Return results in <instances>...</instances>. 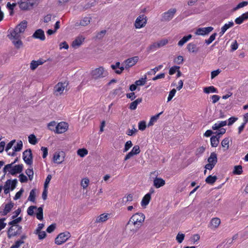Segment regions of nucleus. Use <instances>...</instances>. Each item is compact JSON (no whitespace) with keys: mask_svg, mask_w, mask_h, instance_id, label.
I'll use <instances>...</instances> for the list:
<instances>
[{"mask_svg":"<svg viewBox=\"0 0 248 248\" xmlns=\"http://www.w3.org/2000/svg\"><path fill=\"white\" fill-rule=\"evenodd\" d=\"M139 58L138 56H134L127 59L124 62V68L125 69H128L129 68L134 66L139 61Z\"/></svg>","mask_w":248,"mask_h":248,"instance_id":"obj_11","label":"nucleus"},{"mask_svg":"<svg viewBox=\"0 0 248 248\" xmlns=\"http://www.w3.org/2000/svg\"><path fill=\"white\" fill-rule=\"evenodd\" d=\"M242 167L240 165L235 166L233 170V173L237 175H240L242 173Z\"/></svg>","mask_w":248,"mask_h":248,"instance_id":"obj_46","label":"nucleus"},{"mask_svg":"<svg viewBox=\"0 0 248 248\" xmlns=\"http://www.w3.org/2000/svg\"><path fill=\"white\" fill-rule=\"evenodd\" d=\"M213 30V28L212 27L200 28H198L195 31V33L197 35H205L209 34L211 31Z\"/></svg>","mask_w":248,"mask_h":248,"instance_id":"obj_13","label":"nucleus"},{"mask_svg":"<svg viewBox=\"0 0 248 248\" xmlns=\"http://www.w3.org/2000/svg\"><path fill=\"white\" fill-rule=\"evenodd\" d=\"M68 83L65 81L64 82H58L54 88V93L56 95H60L63 93L66 90Z\"/></svg>","mask_w":248,"mask_h":248,"instance_id":"obj_6","label":"nucleus"},{"mask_svg":"<svg viewBox=\"0 0 248 248\" xmlns=\"http://www.w3.org/2000/svg\"><path fill=\"white\" fill-rule=\"evenodd\" d=\"M234 23L233 21H229L228 23L225 24L221 28V31L219 32L220 36H221L223 35L228 29L232 27Z\"/></svg>","mask_w":248,"mask_h":248,"instance_id":"obj_24","label":"nucleus"},{"mask_svg":"<svg viewBox=\"0 0 248 248\" xmlns=\"http://www.w3.org/2000/svg\"><path fill=\"white\" fill-rule=\"evenodd\" d=\"M145 219V216L141 213H137L133 215L128 221V225L130 227L133 226L140 228Z\"/></svg>","mask_w":248,"mask_h":248,"instance_id":"obj_1","label":"nucleus"},{"mask_svg":"<svg viewBox=\"0 0 248 248\" xmlns=\"http://www.w3.org/2000/svg\"><path fill=\"white\" fill-rule=\"evenodd\" d=\"M185 236V235L184 234L181 233H178L176 236V240H177L178 243L180 244L184 240Z\"/></svg>","mask_w":248,"mask_h":248,"instance_id":"obj_49","label":"nucleus"},{"mask_svg":"<svg viewBox=\"0 0 248 248\" xmlns=\"http://www.w3.org/2000/svg\"><path fill=\"white\" fill-rule=\"evenodd\" d=\"M204 92L206 93H217V90L214 86H209L205 87L203 89Z\"/></svg>","mask_w":248,"mask_h":248,"instance_id":"obj_41","label":"nucleus"},{"mask_svg":"<svg viewBox=\"0 0 248 248\" xmlns=\"http://www.w3.org/2000/svg\"><path fill=\"white\" fill-rule=\"evenodd\" d=\"M147 17L144 15H140L135 20L134 27L136 29H140L144 27L147 23Z\"/></svg>","mask_w":248,"mask_h":248,"instance_id":"obj_8","label":"nucleus"},{"mask_svg":"<svg viewBox=\"0 0 248 248\" xmlns=\"http://www.w3.org/2000/svg\"><path fill=\"white\" fill-rule=\"evenodd\" d=\"M146 79H147L146 76L145 75L144 78H141L136 81L135 83L137 86L143 85L145 84V83L146 82Z\"/></svg>","mask_w":248,"mask_h":248,"instance_id":"obj_44","label":"nucleus"},{"mask_svg":"<svg viewBox=\"0 0 248 248\" xmlns=\"http://www.w3.org/2000/svg\"><path fill=\"white\" fill-rule=\"evenodd\" d=\"M154 186L158 188L163 186L165 184V181L163 179L158 177H155L154 180Z\"/></svg>","mask_w":248,"mask_h":248,"instance_id":"obj_23","label":"nucleus"},{"mask_svg":"<svg viewBox=\"0 0 248 248\" xmlns=\"http://www.w3.org/2000/svg\"><path fill=\"white\" fill-rule=\"evenodd\" d=\"M20 33L18 31H16V30L14 29L11 32L10 35H9V38L13 40H16L20 38Z\"/></svg>","mask_w":248,"mask_h":248,"instance_id":"obj_34","label":"nucleus"},{"mask_svg":"<svg viewBox=\"0 0 248 248\" xmlns=\"http://www.w3.org/2000/svg\"><path fill=\"white\" fill-rule=\"evenodd\" d=\"M23 166L22 164L13 165V164H9L5 166L3 171L6 173L8 171L11 175H15L19 173L23 170Z\"/></svg>","mask_w":248,"mask_h":248,"instance_id":"obj_2","label":"nucleus"},{"mask_svg":"<svg viewBox=\"0 0 248 248\" xmlns=\"http://www.w3.org/2000/svg\"><path fill=\"white\" fill-rule=\"evenodd\" d=\"M12 42L16 48H19L23 46V43L20 38L16 40H13Z\"/></svg>","mask_w":248,"mask_h":248,"instance_id":"obj_42","label":"nucleus"},{"mask_svg":"<svg viewBox=\"0 0 248 248\" xmlns=\"http://www.w3.org/2000/svg\"><path fill=\"white\" fill-rule=\"evenodd\" d=\"M92 18L90 16H85L83 17L79 22H77L75 24L76 27L79 26H86L89 25L91 21Z\"/></svg>","mask_w":248,"mask_h":248,"instance_id":"obj_15","label":"nucleus"},{"mask_svg":"<svg viewBox=\"0 0 248 248\" xmlns=\"http://www.w3.org/2000/svg\"><path fill=\"white\" fill-rule=\"evenodd\" d=\"M110 214L104 213L97 217L95 219V223H103L108 220Z\"/></svg>","mask_w":248,"mask_h":248,"instance_id":"obj_20","label":"nucleus"},{"mask_svg":"<svg viewBox=\"0 0 248 248\" xmlns=\"http://www.w3.org/2000/svg\"><path fill=\"white\" fill-rule=\"evenodd\" d=\"M217 180V177L216 176H208L205 179V182L207 184L212 185Z\"/></svg>","mask_w":248,"mask_h":248,"instance_id":"obj_38","label":"nucleus"},{"mask_svg":"<svg viewBox=\"0 0 248 248\" xmlns=\"http://www.w3.org/2000/svg\"><path fill=\"white\" fill-rule=\"evenodd\" d=\"M248 4V1H244L239 3L236 7L234 8V10H237L238 9L243 8Z\"/></svg>","mask_w":248,"mask_h":248,"instance_id":"obj_61","label":"nucleus"},{"mask_svg":"<svg viewBox=\"0 0 248 248\" xmlns=\"http://www.w3.org/2000/svg\"><path fill=\"white\" fill-rule=\"evenodd\" d=\"M229 139L228 138H225L221 141V145L224 148H226V149L229 148Z\"/></svg>","mask_w":248,"mask_h":248,"instance_id":"obj_52","label":"nucleus"},{"mask_svg":"<svg viewBox=\"0 0 248 248\" xmlns=\"http://www.w3.org/2000/svg\"><path fill=\"white\" fill-rule=\"evenodd\" d=\"M43 64L41 61H32L30 64V68L31 70H34L39 65Z\"/></svg>","mask_w":248,"mask_h":248,"instance_id":"obj_37","label":"nucleus"},{"mask_svg":"<svg viewBox=\"0 0 248 248\" xmlns=\"http://www.w3.org/2000/svg\"><path fill=\"white\" fill-rule=\"evenodd\" d=\"M133 145V144L130 140H128L127 142H126L125 145H124V152H126L128 150H129L130 148L132 147Z\"/></svg>","mask_w":248,"mask_h":248,"instance_id":"obj_53","label":"nucleus"},{"mask_svg":"<svg viewBox=\"0 0 248 248\" xmlns=\"http://www.w3.org/2000/svg\"><path fill=\"white\" fill-rule=\"evenodd\" d=\"M180 67L178 66H173L171 67L169 70V74L170 75H173L178 70H179Z\"/></svg>","mask_w":248,"mask_h":248,"instance_id":"obj_60","label":"nucleus"},{"mask_svg":"<svg viewBox=\"0 0 248 248\" xmlns=\"http://www.w3.org/2000/svg\"><path fill=\"white\" fill-rule=\"evenodd\" d=\"M5 218H0V231L4 229L6 225V223H5Z\"/></svg>","mask_w":248,"mask_h":248,"instance_id":"obj_63","label":"nucleus"},{"mask_svg":"<svg viewBox=\"0 0 248 248\" xmlns=\"http://www.w3.org/2000/svg\"><path fill=\"white\" fill-rule=\"evenodd\" d=\"M85 37L82 35L78 36L72 42V46L74 48L78 47L84 41Z\"/></svg>","mask_w":248,"mask_h":248,"instance_id":"obj_18","label":"nucleus"},{"mask_svg":"<svg viewBox=\"0 0 248 248\" xmlns=\"http://www.w3.org/2000/svg\"><path fill=\"white\" fill-rule=\"evenodd\" d=\"M108 75V72L103 67H100L93 70L92 77L94 79L103 78Z\"/></svg>","mask_w":248,"mask_h":248,"instance_id":"obj_4","label":"nucleus"},{"mask_svg":"<svg viewBox=\"0 0 248 248\" xmlns=\"http://www.w3.org/2000/svg\"><path fill=\"white\" fill-rule=\"evenodd\" d=\"M23 159L27 164L31 165L32 164V155L30 149L26 150L23 152Z\"/></svg>","mask_w":248,"mask_h":248,"instance_id":"obj_12","label":"nucleus"},{"mask_svg":"<svg viewBox=\"0 0 248 248\" xmlns=\"http://www.w3.org/2000/svg\"><path fill=\"white\" fill-rule=\"evenodd\" d=\"M126 227L127 229L130 230V232L133 234L135 233L140 228H137V227L134 226H133L132 227H130L128 225V222L126 224Z\"/></svg>","mask_w":248,"mask_h":248,"instance_id":"obj_48","label":"nucleus"},{"mask_svg":"<svg viewBox=\"0 0 248 248\" xmlns=\"http://www.w3.org/2000/svg\"><path fill=\"white\" fill-rule=\"evenodd\" d=\"M29 142L32 145H35L37 143V140L34 134H31L28 137Z\"/></svg>","mask_w":248,"mask_h":248,"instance_id":"obj_40","label":"nucleus"},{"mask_svg":"<svg viewBox=\"0 0 248 248\" xmlns=\"http://www.w3.org/2000/svg\"><path fill=\"white\" fill-rule=\"evenodd\" d=\"M22 218L21 217H19L16 218L15 219L13 220L9 223V225H18L17 223L20 222L21 221Z\"/></svg>","mask_w":248,"mask_h":248,"instance_id":"obj_58","label":"nucleus"},{"mask_svg":"<svg viewBox=\"0 0 248 248\" xmlns=\"http://www.w3.org/2000/svg\"><path fill=\"white\" fill-rule=\"evenodd\" d=\"M220 137V136H214L211 138V145L212 147H216L218 145Z\"/></svg>","mask_w":248,"mask_h":248,"instance_id":"obj_33","label":"nucleus"},{"mask_svg":"<svg viewBox=\"0 0 248 248\" xmlns=\"http://www.w3.org/2000/svg\"><path fill=\"white\" fill-rule=\"evenodd\" d=\"M168 40L167 39H163L156 42H155L150 46L148 47L149 51L155 50L166 45L168 43Z\"/></svg>","mask_w":248,"mask_h":248,"instance_id":"obj_10","label":"nucleus"},{"mask_svg":"<svg viewBox=\"0 0 248 248\" xmlns=\"http://www.w3.org/2000/svg\"><path fill=\"white\" fill-rule=\"evenodd\" d=\"M177 12L176 8H170L161 15V20L163 22H169L174 17Z\"/></svg>","mask_w":248,"mask_h":248,"instance_id":"obj_5","label":"nucleus"},{"mask_svg":"<svg viewBox=\"0 0 248 248\" xmlns=\"http://www.w3.org/2000/svg\"><path fill=\"white\" fill-rule=\"evenodd\" d=\"M135 155H138L140 153V147L138 145H135L131 151Z\"/></svg>","mask_w":248,"mask_h":248,"instance_id":"obj_62","label":"nucleus"},{"mask_svg":"<svg viewBox=\"0 0 248 248\" xmlns=\"http://www.w3.org/2000/svg\"><path fill=\"white\" fill-rule=\"evenodd\" d=\"M34 233L38 235V238L40 240L44 239L46 236V233L44 231H40L39 232H34Z\"/></svg>","mask_w":248,"mask_h":248,"instance_id":"obj_59","label":"nucleus"},{"mask_svg":"<svg viewBox=\"0 0 248 248\" xmlns=\"http://www.w3.org/2000/svg\"><path fill=\"white\" fill-rule=\"evenodd\" d=\"M32 37L35 39H38L41 41L45 40L44 31L41 29L37 30L33 34Z\"/></svg>","mask_w":248,"mask_h":248,"instance_id":"obj_17","label":"nucleus"},{"mask_svg":"<svg viewBox=\"0 0 248 248\" xmlns=\"http://www.w3.org/2000/svg\"><path fill=\"white\" fill-rule=\"evenodd\" d=\"M220 219L218 217L213 218L209 224V227L212 229L217 228L220 224Z\"/></svg>","mask_w":248,"mask_h":248,"instance_id":"obj_19","label":"nucleus"},{"mask_svg":"<svg viewBox=\"0 0 248 248\" xmlns=\"http://www.w3.org/2000/svg\"><path fill=\"white\" fill-rule=\"evenodd\" d=\"M248 19V13H246L242 14L241 16L236 18L235 22L237 24H242L245 20Z\"/></svg>","mask_w":248,"mask_h":248,"instance_id":"obj_28","label":"nucleus"},{"mask_svg":"<svg viewBox=\"0 0 248 248\" xmlns=\"http://www.w3.org/2000/svg\"><path fill=\"white\" fill-rule=\"evenodd\" d=\"M139 129L141 131H143L146 127V122L145 121H140L139 122L138 124Z\"/></svg>","mask_w":248,"mask_h":248,"instance_id":"obj_55","label":"nucleus"},{"mask_svg":"<svg viewBox=\"0 0 248 248\" xmlns=\"http://www.w3.org/2000/svg\"><path fill=\"white\" fill-rule=\"evenodd\" d=\"M70 236V233L68 232L61 233L55 238V243L58 245H62L65 243Z\"/></svg>","mask_w":248,"mask_h":248,"instance_id":"obj_7","label":"nucleus"},{"mask_svg":"<svg viewBox=\"0 0 248 248\" xmlns=\"http://www.w3.org/2000/svg\"><path fill=\"white\" fill-rule=\"evenodd\" d=\"M184 61V58L182 56H178L174 60V62L177 64H182Z\"/></svg>","mask_w":248,"mask_h":248,"instance_id":"obj_54","label":"nucleus"},{"mask_svg":"<svg viewBox=\"0 0 248 248\" xmlns=\"http://www.w3.org/2000/svg\"><path fill=\"white\" fill-rule=\"evenodd\" d=\"M22 141L21 140L19 141L16 145L14 147V149L13 150L12 152H9L8 155L11 156H14L15 154V152L20 151L22 149Z\"/></svg>","mask_w":248,"mask_h":248,"instance_id":"obj_25","label":"nucleus"},{"mask_svg":"<svg viewBox=\"0 0 248 248\" xmlns=\"http://www.w3.org/2000/svg\"><path fill=\"white\" fill-rule=\"evenodd\" d=\"M162 112H160L159 113H158V114L155 115V116H154L153 117H151L150 120V122L148 124V125H152L158 119L159 115L162 113Z\"/></svg>","mask_w":248,"mask_h":248,"instance_id":"obj_45","label":"nucleus"},{"mask_svg":"<svg viewBox=\"0 0 248 248\" xmlns=\"http://www.w3.org/2000/svg\"><path fill=\"white\" fill-rule=\"evenodd\" d=\"M35 211H36V218L41 220L43 219V209L42 207L37 208L36 206H30L27 209L28 215L32 216L35 215Z\"/></svg>","mask_w":248,"mask_h":248,"instance_id":"obj_3","label":"nucleus"},{"mask_svg":"<svg viewBox=\"0 0 248 248\" xmlns=\"http://www.w3.org/2000/svg\"><path fill=\"white\" fill-rule=\"evenodd\" d=\"M207 161L208 163L213 164L215 165L217 161V154L214 152L211 153Z\"/></svg>","mask_w":248,"mask_h":248,"instance_id":"obj_27","label":"nucleus"},{"mask_svg":"<svg viewBox=\"0 0 248 248\" xmlns=\"http://www.w3.org/2000/svg\"><path fill=\"white\" fill-rule=\"evenodd\" d=\"M88 153V150L85 148L79 149L77 151V154L81 157L86 156Z\"/></svg>","mask_w":248,"mask_h":248,"instance_id":"obj_39","label":"nucleus"},{"mask_svg":"<svg viewBox=\"0 0 248 248\" xmlns=\"http://www.w3.org/2000/svg\"><path fill=\"white\" fill-rule=\"evenodd\" d=\"M27 235L26 234H23L20 237V238L17 240L14 245H13L10 248H19L22 245L25 244V240L27 239Z\"/></svg>","mask_w":248,"mask_h":248,"instance_id":"obj_16","label":"nucleus"},{"mask_svg":"<svg viewBox=\"0 0 248 248\" xmlns=\"http://www.w3.org/2000/svg\"><path fill=\"white\" fill-rule=\"evenodd\" d=\"M89 180L88 178H84L81 180V186L83 189H85L88 186Z\"/></svg>","mask_w":248,"mask_h":248,"instance_id":"obj_50","label":"nucleus"},{"mask_svg":"<svg viewBox=\"0 0 248 248\" xmlns=\"http://www.w3.org/2000/svg\"><path fill=\"white\" fill-rule=\"evenodd\" d=\"M68 124L62 122L59 123L56 126V132L59 134H62L65 132L68 129Z\"/></svg>","mask_w":248,"mask_h":248,"instance_id":"obj_14","label":"nucleus"},{"mask_svg":"<svg viewBox=\"0 0 248 248\" xmlns=\"http://www.w3.org/2000/svg\"><path fill=\"white\" fill-rule=\"evenodd\" d=\"M17 183V180L14 179L12 181L7 180L4 186V187L8 188V189L13 190L16 187Z\"/></svg>","mask_w":248,"mask_h":248,"instance_id":"obj_22","label":"nucleus"},{"mask_svg":"<svg viewBox=\"0 0 248 248\" xmlns=\"http://www.w3.org/2000/svg\"><path fill=\"white\" fill-rule=\"evenodd\" d=\"M192 38V35L189 34L183 37L178 43V45L180 46H183L186 42Z\"/></svg>","mask_w":248,"mask_h":248,"instance_id":"obj_36","label":"nucleus"},{"mask_svg":"<svg viewBox=\"0 0 248 248\" xmlns=\"http://www.w3.org/2000/svg\"><path fill=\"white\" fill-rule=\"evenodd\" d=\"M151 194L147 193L142 198L141 205L143 207H146L149 203L151 200Z\"/></svg>","mask_w":248,"mask_h":248,"instance_id":"obj_26","label":"nucleus"},{"mask_svg":"<svg viewBox=\"0 0 248 248\" xmlns=\"http://www.w3.org/2000/svg\"><path fill=\"white\" fill-rule=\"evenodd\" d=\"M176 91L175 89L171 90L170 93L168 97V102L170 101L176 93Z\"/></svg>","mask_w":248,"mask_h":248,"instance_id":"obj_57","label":"nucleus"},{"mask_svg":"<svg viewBox=\"0 0 248 248\" xmlns=\"http://www.w3.org/2000/svg\"><path fill=\"white\" fill-rule=\"evenodd\" d=\"M18 3L19 4L20 8L23 10H26L29 7L28 3L26 2L22 1L21 0L20 2H18Z\"/></svg>","mask_w":248,"mask_h":248,"instance_id":"obj_51","label":"nucleus"},{"mask_svg":"<svg viewBox=\"0 0 248 248\" xmlns=\"http://www.w3.org/2000/svg\"><path fill=\"white\" fill-rule=\"evenodd\" d=\"M35 190L33 189L30 191V195L28 197V200L34 202L35 201Z\"/></svg>","mask_w":248,"mask_h":248,"instance_id":"obj_43","label":"nucleus"},{"mask_svg":"<svg viewBox=\"0 0 248 248\" xmlns=\"http://www.w3.org/2000/svg\"><path fill=\"white\" fill-rule=\"evenodd\" d=\"M53 161L57 164H61L64 161L63 152L55 153L53 156Z\"/></svg>","mask_w":248,"mask_h":248,"instance_id":"obj_21","label":"nucleus"},{"mask_svg":"<svg viewBox=\"0 0 248 248\" xmlns=\"http://www.w3.org/2000/svg\"><path fill=\"white\" fill-rule=\"evenodd\" d=\"M227 121H218L212 126L213 130H217L227 125Z\"/></svg>","mask_w":248,"mask_h":248,"instance_id":"obj_31","label":"nucleus"},{"mask_svg":"<svg viewBox=\"0 0 248 248\" xmlns=\"http://www.w3.org/2000/svg\"><path fill=\"white\" fill-rule=\"evenodd\" d=\"M26 173L29 177L30 180L31 181L33 178V171L32 169H28L26 170Z\"/></svg>","mask_w":248,"mask_h":248,"instance_id":"obj_47","label":"nucleus"},{"mask_svg":"<svg viewBox=\"0 0 248 248\" xmlns=\"http://www.w3.org/2000/svg\"><path fill=\"white\" fill-rule=\"evenodd\" d=\"M26 27L27 22L24 21L22 22L21 23L18 25L15 29L16 30V31H18L21 33L24 31Z\"/></svg>","mask_w":248,"mask_h":248,"instance_id":"obj_29","label":"nucleus"},{"mask_svg":"<svg viewBox=\"0 0 248 248\" xmlns=\"http://www.w3.org/2000/svg\"><path fill=\"white\" fill-rule=\"evenodd\" d=\"M142 101L141 98H138L133 102H131L129 105V109L131 110H135L137 108V106L140 104Z\"/></svg>","mask_w":248,"mask_h":248,"instance_id":"obj_30","label":"nucleus"},{"mask_svg":"<svg viewBox=\"0 0 248 248\" xmlns=\"http://www.w3.org/2000/svg\"><path fill=\"white\" fill-rule=\"evenodd\" d=\"M14 207V203L12 202H10L5 204L4 209L2 213V215H6L8 213H9L13 207Z\"/></svg>","mask_w":248,"mask_h":248,"instance_id":"obj_32","label":"nucleus"},{"mask_svg":"<svg viewBox=\"0 0 248 248\" xmlns=\"http://www.w3.org/2000/svg\"><path fill=\"white\" fill-rule=\"evenodd\" d=\"M216 35H217L216 33H214L212 34L210 36V37L208 39L205 40V43L207 45L210 44L215 39Z\"/></svg>","mask_w":248,"mask_h":248,"instance_id":"obj_56","label":"nucleus"},{"mask_svg":"<svg viewBox=\"0 0 248 248\" xmlns=\"http://www.w3.org/2000/svg\"><path fill=\"white\" fill-rule=\"evenodd\" d=\"M19 181L21 183H25L27 182L28 178L26 175L21 174L19 175Z\"/></svg>","mask_w":248,"mask_h":248,"instance_id":"obj_64","label":"nucleus"},{"mask_svg":"<svg viewBox=\"0 0 248 248\" xmlns=\"http://www.w3.org/2000/svg\"><path fill=\"white\" fill-rule=\"evenodd\" d=\"M187 49L189 52L192 53H196L198 51V48L193 43H189L187 45Z\"/></svg>","mask_w":248,"mask_h":248,"instance_id":"obj_35","label":"nucleus"},{"mask_svg":"<svg viewBox=\"0 0 248 248\" xmlns=\"http://www.w3.org/2000/svg\"><path fill=\"white\" fill-rule=\"evenodd\" d=\"M22 227L19 225H12L8 231V237L9 238L16 236L21 233Z\"/></svg>","mask_w":248,"mask_h":248,"instance_id":"obj_9","label":"nucleus"}]
</instances>
